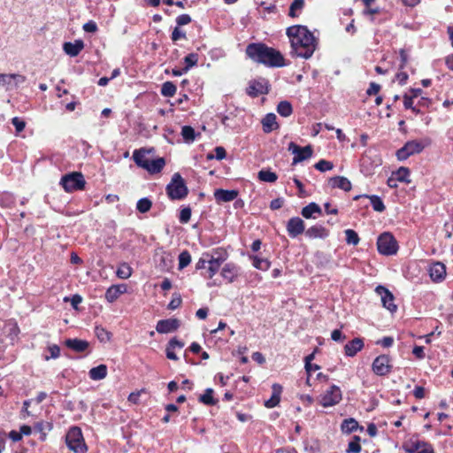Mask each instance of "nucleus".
<instances>
[{
	"label": "nucleus",
	"mask_w": 453,
	"mask_h": 453,
	"mask_svg": "<svg viewBox=\"0 0 453 453\" xmlns=\"http://www.w3.org/2000/svg\"><path fill=\"white\" fill-rule=\"evenodd\" d=\"M117 276L120 279H128L132 275V268L126 263L119 265L117 272Z\"/></svg>",
	"instance_id": "nucleus-42"
},
{
	"label": "nucleus",
	"mask_w": 453,
	"mask_h": 453,
	"mask_svg": "<svg viewBox=\"0 0 453 453\" xmlns=\"http://www.w3.org/2000/svg\"><path fill=\"white\" fill-rule=\"evenodd\" d=\"M429 144L428 139L409 141L396 151V157L401 161L405 160L411 155L420 153Z\"/></svg>",
	"instance_id": "nucleus-4"
},
{
	"label": "nucleus",
	"mask_w": 453,
	"mask_h": 453,
	"mask_svg": "<svg viewBox=\"0 0 453 453\" xmlns=\"http://www.w3.org/2000/svg\"><path fill=\"white\" fill-rule=\"evenodd\" d=\"M346 242L348 244L357 245L359 242L357 234L352 229L345 230Z\"/></svg>",
	"instance_id": "nucleus-50"
},
{
	"label": "nucleus",
	"mask_w": 453,
	"mask_h": 453,
	"mask_svg": "<svg viewBox=\"0 0 453 453\" xmlns=\"http://www.w3.org/2000/svg\"><path fill=\"white\" fill-rule=\"evenodd\" d=\"M127 291L126 285H113L110 287L105 292V298L108 302L112 303L119 298V296Z\"/></svg>",
	"instance_id": "nucleus-23"
},
{
	"label": "nucleus",
	"mask_w": 453,
	"mask_h": 453,
	"mask_svg": "<svg viewBox=\"0 0 453 453\" xmlns=\"http://www.w3.org/2000/svg\"><path fill=\"white\" fill-rule=\"evenodd\" d=\"M302 216L305 219H316L314 214L321 215L322 211L319 204L311 203L302 209Z\"/></svg>",
	"instance_id": "nucleus-28"
},
{
	"label": "nucleus",
	"mask_w": 453,
	"mask_h": 453,
	"mask_svg": "<svg viewBox=\"0 0 453 453\" xmlns=\"http://www.w3.org/2000/svg\"><path fill=\"white\" fill-rule=\"evenodd\" d=\"M165 165V161L164 157H158L157 159L149 160L145 170H147L150 173H159Z\"/></svg>",
	"instance_id": "nucleus-31"
},
{
	"label": "nucleus",
	"mask_w": 453,
	"mask_h": 453,
	"mask_svg": "<svg viewBox=\"0 0 453 453\" xmlns=\"http://www.w3.org/2000/svg\"><path fill=\"white\" fill-rule=\"evenodd\" d=\"M83 30L88 33H95L97 31V25L95 21L89 20L83 25Z\"/></svg>",
	"instance_id": "nucleus-57"
},
{
	"label": "nucleus",
	"mask_w": 453,
	"mask_h": 453,
	"mask_svg": "<svg viewBox=\"0 0 453 453\" xmlns=\"http://www.w3.org/2000/svg\"><path fill=\"white\" fill-rule=\"evenodd\" d=\"M238 196L236 190L216 189L214 197L218 203H226L234 201Z\"/></svg>",
	"instance_id": "nucleus-18"
},
{
	"label": "nucleus",
	"mask_w": 453,
	"mask_h": 453,
	"mask_svg": "<svg viewBox=\"0 0 453 453\" xmlns=\"http://www.w3.org/2000/svg\"><path fill=\"white\" fill-rule=\"evenodd\" d=\"M380 89V86L379 84L372 82L370 84L369 88L367 89V94L369 96L376 95L377 93H379Z\"/></svg>",
	"instance_id": "nucleus-61"
},
{
	"label": "nucleus",
	"mask_w": 453,
	"mask_h": 453,
	"mask_svg": "<svg viewBox=\"0 0 453 453\" xmlns=\"http://www.w3.org/2000/svg\"><path fill=\"white\" fill-rule=\"evenodd\" d=\"M226 155V153L223 147H217L215 149V157L218 160H221V159L225 158Z\"/></svg>",
	"instance_id": "nucleus-62"
},
{
	"label": "nucleus",
	"mask_w": 453,
	"mask_h": 453,
	"mask_svg": "<svg viewBox=\"0 0 453 453\" xmlns=\"http://www.w3.org/2000/svg\"><path fill=\"white\" fill-rule=\"evenodd\" d=\"M166 191L173 200H180L188 195V188L179 173L173 175L171 182L166 187Z\"/></svg>",
	"instance_id": "nucleus-3"
},
{
	"label": "nucleus",
	"mask_w": 453,
	"mask_h": 453,
	"mask_svg": "<svg viewBox=\"0 0 453 453\" xmlns=\"http://www.w3.org/2000/svg\"><path fill=\"white\" fill-rule=\"evenodd\" d=\"M328 184L333 188H338L344 191H349L351 189L350 181L347 178L342 176L330 178L328 180Z\"/></svg>",
	"instance_id": "nucleus-21"
},
{
	"label": "nucleus",
	"mask_w": 453,
	"mask_h": 453,
	"mask_svg": "<svg viewBox=\"0 0 453 453\" xmlns=\"http://www.w3.org/2000/svg\"><path fill=\"white\" fill-rule=\"evenodd\" d=\"M172 40L176 42L181 38H186L185 32L181 31L179 27H175L172 33Z\"/></svg>",
	"instance_id": "nucleus-59"
},
{
	"label": "nucleus",
	"mask_w": 453,
	"mask_h": 453,
	"mask_svg": "<svg viewBox=\"0 0 453 453\" xmlns=\"http://www.w3.org/2000/svg\"><path fill=\"white\" fill-rule=\"evenodd\" d=\"M245 52L250 59L266 66L281 67L286 65L284 57L279 50L261 42L250 43Z\"/></svg>",
	"instance_id": "nucleus-2"
},
{
	"label": "nucleus",
	"mask_w": 453,
	"mask_h": 453,
	"mask_svg": "<svg viewBox=\"0 0 453 453\" xmlns=\"http://www.w3.org/2000/svg\"><path fill=\"white\" fill-rule=\"evenodd\" d=\"M358 428V423L354 418L344 419L342 423V430L344 433L350 434Z\"/></svg>",
	"instance_id": "nucleus-36"
},
{
	"label": "nucleus",
	"mask_w": 453,
	"mask_h": 453,
	"mask_svg": "<svg viewBox=\"0 0 453 453\" xmlns=\"http://www.w3.org/2000/svg\"><path fill=\"white\" fill-rule=\"evenodd\" d=\"M364 346V342L360 338H355L352 341L349 342L344 346V351L346 356L354 357L358 351L362 349Z\"/></svg>",
	"instance_id": "nucleus-22"
},
{
	"label": "nucleus",
	"mask_w": 453,
	"mask_h": 453,
	"mask_svg": "<svg viewBox=\"0 0 453 453\" xmlns=\"http://www.w3.org/2000/svg\"><path fill=\"white\" fill-rule=\"evenodd\" d=\"M181 304V298L179 295H175L168 304V309L175 310Z\"/></svg>",
	"instance_id": "nucleus-58"
},
{
	"label": "nucleus",
	"mask_w": 453,
	"mask_h": 453,
	"mask_svg": "<svg viewBox=\"0 0 453 453\" xmlns=\"http://www.w3.org/2000/svg\"><path fill=\"white\" fill-rule=\"evenodd\" d=\"M238 272V267L234 264L228 263L222 268L221 275L224 279L227 280L228 282H233L237 277Z\"/></svg>",
	"instance_id": "nucleus-26"
},
{
	"label": "nucleus",
	"mask_w": 453,
	"mask_h": 453,
	"mask_svg": "<svg viewBox=\"0 0 453 453\" xmlns=\"http://www.w3.org/2000/svg\"><path fill=\"white\" fill-rule=\"evenodd\" d=\"M191 22V18L188 14H181L177 17L176 23L178 26L188 25Z\"/></svg>",
	"instance_id": "nucleus-56"
},
{
	"label": "nucleus",
	"mask_w": 453,
	"mask_h": 453,
	"mask_svg": "<svg viewBox=\"0 0 453 453\" xmlns=\"http://www.w3.org/2000/svg\"><path fill=\"white\" fill-rule=\"evenodd\" d=\"M304 222L298 217L291 218L287 224V231L290 237L295 238L304 232Z\"/></svg>",
	"instance_id": "nucleus-16"
},
{
	"label": "nucleus",
	"mask_w": 453,
	"mask_h": 453,
	"mask_svg": "<svg viewBox=\"0 0 453 453\" xmlns=\"http://www.w3.org/2000/svg\"><path fill=\"white\" fill-rule=\"evenodd\" d=\"M258 179L265 182H275L278 179L277 174L269 170H261L258 172Z\"/></svg>",
	"instance_id": "nucleus-37"
},
{
	"label": "nucleus",
	"mask_w": 453,
	"mask_h": 453,
	"mask_svg": "<svg viewBox=\"0 0 453 453\" xmlns=\"http://www.w3.org/2000/svg\"><path fill=\"white\" fill-rule=\"evenodd\" d=\"M253 265L259 270L266 271L270 267V262L265 258H259L257 257H253Z\"/></svg>",
	"instance_id": "nucleus-49"
},
{
	"label": "nucleus",
	"mask_w": 453,
	"mask_h": 453,
	"mask_svg": "<svg viewBox=\"0 0 453 453\" xmlns=\"http://www.w3.org/2000/svg\"><path fill=\"white\" fill-rule=\"evenodd\" d=\"M288 150L295 155L292 165H296L297 163L310 158L313 153V150L311 145L300 147L293 142L288 144Z\"/></svg>",
	"instance_id": "nucleus-9"
},
{
	"label": "nucleus",
	"mask_w": 453,
	"mask_h": 453,
	"mask_svg": "<svg viewBox=\"0 0 453 453\" xmlns=\"http://www.w3.org/2000/svg\"><path fill=\"white\" fill-rule=\"evenodd\" d=\"M25 81L21 74H0V87H5L7 90L17 88Z\"/></svg>",
	"instance_id": "nucleus-12"
},
{
	"label": "nucleus",
	"mask_w": 453,
	"mask_h": 453,
	"mask_svg": "<svg viewBox=\"0 0 453 453\" xmlns=\"http://www.w3.org/2000/svg\"><path fill=\"white\" fill-rule=\"evenodd\" d=\"M65 343L66 347L76 352H83L88 347V342L87 341L80 339H67Z\"/></svg>",
	"instance_id": "nucleus-29"
},
{
	"label": "nucleus",
	"mask_w": 453,
	"mask_h": 453,
	"mask_svg": "<svg viewBox=\"0 0 453 453\" xmlns=\"http://www.w3.org/2000/svg\"><path fill=\"white\" fill-rule=\"evenodd\" d=\"M203 256L206 257H211L220 265L225 262L228 257V253L226 250L222 248H218L212 250L211 254L206 253Z\"/></svg>",
	"instance_id": "nucleus-34"
},
{
	"label": "nucleus",
	"mask_w": 453,
	"mask_h": 453,
	"mask_svg": "<svg viewBox=\"0 0 453 453\" xmlns=\"http://www.w3.org/2000/svg\"><path fill=\"white\" fill-rule=\"evenodd\" d=\"M48 349H49V352L50 353V357L57 358L59 357L60 348L58 345H56V344L50 345Z\"/></svg>",
	"instance_id": "nucleus-60"
},
{
	"label": "nucleus",
	"mask_w": 453,
	"mask_h": 453,
	"mask_svg": "<svg viewBox=\"0 0 453 453\" xmlns=\"http://www.w3.org/2000/svg\"><path fill=\"white\" fill-rule=\"evenodd\" d=\"M85 184L84 176L79 172L65 174L60 180V185L68 193L84 189Z\"/></svg>",
	"instance_id": "nucleus-6"
},
{
	"label": "nucleus",
	"mask_w": 453,
	"mask_h": 453,
	"mask_svg": "<svg viewBox=\"0 0 453 453\" xmlns=\"http://www.w3.org/2000/svg\"><path fill=\"white\" fill-rule=\"evenodd\" d=\"M191 217V210L190 208H184L180 211V221L183 224L188 223Z\"/></svg>",
	"instance_id": "nucleus-54"
},
{
	"label": "nucleus",
	"mask_w": 453,
	"mask_h": 453,
	"mask_svg": "<svg viewBox=\"0 0 453 453\" xmlns=\"http://www.w3.org/2000/svg\"><path fill=\"white\" fill-rule=\"evenodd\" d=\"M304 6V0H294L290 4L288 15L292 18L297 16L296 11H301Z\"/></svg>",
	"instance_id": "nucleus-47"
},
{
	"label": "nucleus",
	"mask_w": 453,
	"mask_h": 453,
	"mask_svg": "<svg viewBox=\"0 0 453 453\" xmlns=\"http://www.w3.org/2000/svg\"><path fill=\"white\" fill-rule=\"evenodd\" d=\"M247 93L251 96H257L268 93V89L264 82L255 81L250 83Z\"/></svg>",
	"instance_id": "nucleus-24"
},
{
	"label": "nucleus",
	"mask_w": 453,
	"mask_h": 453,
	"mask_svg": "<svg viewBox=\"0 0 453 453\" xmlns=\"http://www.w3.org/2000/svg\"><path fill=\"white\" fill-rule=\"evenodd\" d=\"M168 346L173 348V349L175 348H179V349H181L183 348L184 346V342L177 340L176 338H173L170 340V342H168Z\"/></svg>",
	"instance_id": "nucleus-64"
},
{
	"label": "nucleus",
	"mask_w": 453,
	"mask_h": 453,
	"mask_svg": "<svg viewBox=\"0 0 453 453\" xmlns=\"http://www.w3.org/2000/svg\"><path fill=\"white\" fill-rule=\"evenodd\" d=\"M305 234L311 239H325L328 236V230L322 226H313L305 231Z\"/></svg>",
	"instance_id": "nucleus-27"
},
{
	"label": "nucleus",
	"mask_w": 453,
	"mask_h": 453,
	"mask_svg": "<svg viewBox=\"0 0 453 453\" xmlns=\"http://www.w3.org/2000/svg\"><path fill=\"white\" fill-rule=\"evenodd\" d=\"M96 334L101 342H107L111 338L110 333L100 326L96 327Z\"/></svg>",
	"instance_id": "nucleus-53"
},
{
	"label": "nucleus",
	"mask_w": 453,
	"mask_h": 453,
	"mask_svg": "<svg viewBox=\"0 0 453 453\" xmlns=\"http://www.w3.org/2000/svg\"><path fill=\"white\" fill-rule=\"evenodd\" d=\"M263 130L265 133H270L278 128L276 122V115L274 113H268L262 119Z\"/></svg>",
	"instance_id": "nucleus-30"
},
{
	"label": "nucleus",
	"mask_w": 453,
	"mask_h": 453,
	"mask_svg": "<svg viewBox=\"0 0 453 453\" xmlns=\"http://www.w3.org/2000/svg\"><path fill=\"white\" fill-rule=\"evenodd\" d=\"M362 196L370 199L371 204H372V208H373V210L375 211L382 212V211H385L386 207H385L382 200L378 196H375V195H372V196H367V195L357 196L354 199L357 200L358 198H360Z\"/></svg>",
	"instance_id": "nucleus-33"
},
{
	"label": "nucleus",
	"mask_w": 453,
	"mask_h": 453,
	"mask_svg": "<svg viewBox=\"0 0 453 453\" xmlns=\"http://www.w3.org/2000/svg\"><path fill=\"white\" fill-rule=\"evenodd\" d=\"M89 377L93 380H100L107 375V366L105 365H99L96 367H93L89 371Z\"/></svg>",
	"instance_id": "nucleus-32"
},
{
	"label": "nucleus",
	"mask_w": 453,
	"mask_h": 453,
	"mask_svg": "<svg viewBox=\"0 0 453 453\" xmlns=\"http://www.w3.org/2000/svg\"><path fill=\"white\" fill-rule=\"evenodd\" d=\"M207 258H208V263H207L208 267H207L204 276L211 279L218 273L221 265L219 263H218L217 261H215L214 259H212L211 257H207Z\"/></svg>",
	"instance_id": "nucleus-35"
},
{
	"label": "nucleus",
	"mask_w": 453,
	"mask_h": 453,
	"mask_svg": "<svg viewBox=\"0 0 453 453\" xmlns=\"http://www.w3.org/2000/svg\"><path fill=\"white\" fill-rule=\"evenodd\" d=\"M286 34L290 41V55L308 59L311 58L316 48L317 39L307 27L296 25L287 28Z\"/></svg>",
	"instance_id": "nucleus-1"
},
{
	"label": "nucleus",
	"mask_w": 453,
	"mask_h": 453,
	"mask_svg": "<svg viewBox=\"0 0 453 453\" xmlns=\"http://www.w3.org/2000/svg\"><path fill=\"white\" fill-rule=\"evenodd\" d=\"M151 206H152V203L150 199L142 198L137 202L136 209L141 213H145L150 210Z\"/></svg>",
	"instance_id": "nucleus-46"
},
{
	"label": "nucleus",
	"mask_w": 453,
	"mask_h": 453,
	"mask_svg": "<svg viewBox=\"0 0 453 453\" xmlns=\"http://www.w3.org/2000/svg\"><path fill=\"white\" fill-rule=\"evenodd\" d=\"M65 441L68 448L75 453H84L87 450L81 430L77 426L69 429Z\"/></svg>",
	"instance_id": "nucleus-7"
},
{
	"label": "nucleus",
	"mask_w": 453,
	"mask_h": 453,
	"mask_svg": "<svg viewBox=\"0 0 453 453\" xmlns=\"http://www.w3.org/2000/svg\"><path fill=\"white\" fill-rule=\"evenodd\" d=\"M381 158L375 151H367L361 159V171L366 176L375 173L376 168L381 165Z\"/></svg>",
	"instance_id": "nucleus-8"
},
{
	"label": "nucleus",
	"mask_w": 453,
	"mask_h": 453,
	"mask_svg": "<svg viewBox=\"0 0 453 453\" xmlns=\"http://www.w3.org/2000/svg\"><path fill=\"white\" fill-rule=\"evenodd\" d=\"M407 453H434L432 446L423 441H411L404 446Z\"/></svg>",
	"instance_id": "nucleus-13"
},
{
	"label": "nucleus",
	"mask_w": 453,
	"mask_h": 453,
	"mask_svg": "<svg viewBox=\"0 0 453 453\" xmlns=\"http://www.w3.org/2000/svg\"><path fill=\"white\" fill-rule=\"evenodd\" d=\"M342 391L339 387L333 385L321 395L319 403L323 407H331L340 403Z\"/></svg>",
	"instance_id": "nucleus-10"
},
{
	"label": "nucleus",
	"mask_w": 453,
	"mask_h": 453,
	"mask_svg": "<svg viewBox=\"0 0 453 453\" xmlns=\"http://www.w3.org/2000/svg\"><path fill=\"white\" fill-rule=\"evenodd\" d=\"M277 111L283 117H288L292 114L293 111L292 105L287 101H282L278 104Z\"/></svg>",
	"instance_id": "nucleus-38"
},
{
	"label": "nucleus",
	"mask_w": 453,
	"mask_h": 453,
	"mask_svg": "<svg viewBox=\"0 0 453 453\" xmlns=\"http://www.w3.org/2000/svg\"><path fill=\"white\" fill-rule=\"evenodd\" d=\"M378 295L380 296L382 304L391 312L396 311L397 306L394 303V296L392 293L382 286H378L375 289Z\"/></svg>",
	"instance_id": "nucleus-14"
},
{
	"label": "nucleus",
	"mask_w": 453,
	"mask_h": 453,
	"mask_svg": "<svg viewBox=\"0 0 453 453\" xmlns=\"http://www.w3.org/2000/svg\"><path fill=\"white\" fill-rule=\"evenodd\" d=\"M191 262V256L188 251L184 250L179 256V269L181 270L188 266Z\"/></svg>",
	"instance_id": "nucleus-48"
},
{
	"label": "nucleus",
	"mask_w": 453,
	"mask_h": 453,
	"mask_svg": "<svg viewBox=\"0 0 453 453\" xmlns=\"http://www.w3.org/2000/svg\"><path fill=\"white\" fill-rule=\"evenodd\" d=\"M154 150L153 149H150V150H145V149H140V150H136L134 151V154H133V159L134 161L135 162V164L145 169L148 162H149V158L147 157V154L148 153H151Z\"/></svg>",
	"instance_id": "nucleus-20"
},
{
	"label": "nucleus",
	"mask_w": 453,
	"mask_h": 453,
	"mask_svg": "<svg viewBox=\"0 0 453 453\" xmlns=\"http://www.w3.org/2000/svg\"><path fill=\"white\" fill-rule=\"evenodd\" d=\"M34 429L45 436L46 432L51 430V425L48 422H38L35 425Z\"/></svg>",
	"instance_id": "nucleus-52"
},
{
	"label": "nucleus",
	"mask_w": 453,
	"mask_h": 453,
	"mask_svg": "<svg viewBox=\"0 0 453 453\" xmlns=\"http://www.w3.org/2000/svg\"><path fill=\"white\" fill-rule=\"evenodd\" d=\"M314 166L320 172H326L334 168L333 163L325 159L319 160Z\"/></svg>",
	"instance_id": "nucleus-51"
},
{
	"label": "nucleus",
	"mask_w": 453,
	"mask_h": 453,
	"mask_svg": "<svg viewBox=\"0 0 453 453\" xmlns=\"http://www.w3.org/2000/svg\"><path fill=\"white\" fill-rule=\"evenodd\" d=\"M213 389L207 388L203 395H200L199 400L206 405H214L217 401L213 398Z\"/></svg>",
	"instance_id": "nucleus-41"
},
{
	"label": "nucleus",
	"mask_w": 453,
	"mask_h": 453,
	"mask_svg": "<svg viewBox=\"0 0 453 453\" xmlns=\"http://www.w3.org/2000/svg\"><path fill=\"white\" fill-rule=\"evenodd\" d=\"M429 274L434 281H441L446 275V267L442 263L435 262L430 266Z\"/></svg>",
	"instance_id": "nucleus-17"
},
{
	"label": "nucleus",
	"mask_w": 453,
	"mask_h": 453,
	"mask_svg": "<svg viewBox=\"0 0 453 453\" xmlns=\"http://www.w3.org/2000/svg\"><path fill=\"white\" fill-rule=\"evenodd\" d=\"M176 90H177V88L173 82L166 81V82L163 83V85H162L161 94L164 96L172 97L175 95Z\"/></svg>",
	"instance_id": "nucleus-40"
},
{
	"label": "nucleus",
	"mask_w": 453,
	"mask_h": 453,
	"mask_svg": "<svg viewBox=\"0 0 453 453\" xmlns=\"http://www.w3.org/2000/svg\"><path fill=\"white\" fill-rule=\"evenodd\" d=\"M282 205H283V199L276 198L271 202L270 208L272 210H278V209L281 208Z\"/></svg>",
	"instance_id": "nucleus-63"
},
{
	"label": "nucleus",
	"mask_w": 453,
	"mask_h": 453,
	"mask_svg": "<svg viewBox=\"0 0 453 453\" xmlns=\"http://www.w3.org/2000/svg\"><path fill=\"white\" fill-rule=\"evenodd\" d=\"M84 42L81 40H76L74 42H65L63 44V50L65 54L70 57H76L83 50Z\"/></svg>",
	"instance_id": "nucleus-19"
},
{
	"label": "nucleus",
	"mask_w": 453,
	"mask_h": 453,
	"mask_svg": "<svg viewBox=\"0 0 453 453\" xmlns=\"http://www.w3.org/2000/svg\"><path fill=\"white\" fill-rule=\"evenodd\" d=\"M392 365H390V358L387 355H380L377 357L372 365L373 372L378 376H385L391 372Z\"/></svg>",
	"instance_id": "nucleus-11"
},
{
	"label": "nucleus",
	"mask_w": 453,
	"mask_h": 453,
	"mask_svg": "<svg viewBox=\"0 0 453 453\" xmlns=\"http://www.w3.org/2000/svg\"><path fill=\"white\" fill-rule=\"evenodd\" d=\"M198 61V55L196 53H190L184 58L186 66L184 72H188L191 67L196 65Z\"/></svg>",
	"instance_id": "nucleus-44"
},
{
	"label": "nucleus",
	"mask_w": 453,
	"mask_h": 453,
	"mask_svg": "<svg viewBox=\"0 0 453 453\" xmlns=\"http://www.w3.org/2000/svg\"><path fill=\"white\" fill-rule=\"evenodd\" d=\"M12 123L15 127L16 131L18 133L23 131L26 127V123L23 120H21L20 119H19L18 117H14L12 119Z\"/></svg>",
	"instance_id": "nucleus-55"
},
{
	"label": "nucleus",
	"mask_w": 453,
	"mask_h": 453,
	"mask_svg": "<svg viewBox=\"0 0 453 453\" xmlns=\"http://www.w3.org/2000/svg\"><path fill=\"white\" fill-rule=\"evenodd\" d=\"M377 249L382 255L392 256L396 254L398 243L391 233L384 232L378 237Z\"/></svg>",
	"instance_id": "nucleus-5"
},
{
	"label": "nucleus",
	"mask_w": 453,
	"mask_h": 453,
	"mask_svg": "<svg viewBox=\"0 0 453 453\" xmlns=\"http://www.w3.org/2000/svg\"><path fill=\"white\" fill-rule=\"evenodd\" d=\"M395 180H399L401 182H405V183H411V180L409 179L410 177V170L407 168V167H400L396 172H395Z\"/></svg>",
	"instance_id": "nucleus-39"
},
{
	"label": "nucleus",
	"mask_w": 453,
	"mask_h": 453,
	"mask_svg": "<svg viewBox=\"0 0 453 453\" xmlns=\"http://www.w3.org/2000/svg\"><path fill=\"white\" fill-rule=\"evenodd\" d=\"M181 135L185 142H192L196 138V133L193 127L189 126H184L181 130Z\"/></svg>",
	"instance_id": "nucleus-43"
},
{
	"label": "nucleus",
	"mask_w": 453,
	"mask_h": 453,
	"mask_svg": "<svg viewBox=\"0 0 453 453\" xmlns=\"http://www.w3.org/2000/svg\"><path fill=\"white\" fill-rule=\"evenodd\" d=\"M273 394L270 399L265 401V405L267 408H273L280 403L282 387L280 384H273L272 387Z\"/></svg>",
	"instance_id": "nucleus-25"
},
{
	"label": "nucleus",
	"mask_w": 453,
	"mask_h": 453,
	"mask_svg": "<svg viewBox=\"0 0 453 453\" xmlns=\"http://www.w3.org/2000/svg\"><path fill=\"white\" fill-rule=\"evenodd\" d=\"M347 453H360L361 446H360V437L354 436L353 440L349 443Z\"/></svg>",
	"instance_id": "nucleus-45"
},
{
	"label": "nucleus",
	"mask_w": 453,
	"mask_h": 453,
	"mask_svg": "<svg viewBox=\"0 0 453 453\" xmlns=\"http://www.w3.org/2000/svg\"><path fill=\"white\" fill-rule=\"evenodd\" d=\"M180 326L177 319H167L159 320L156 326V330L159 334H168L176 331Z\"/></svg>",
	"instance_id": "nucleus-15"
}]
</instances>
